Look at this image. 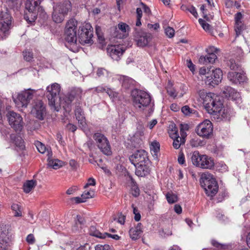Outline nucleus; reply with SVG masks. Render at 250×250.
I'll return each mask as SVG.
<instances>
[{
    "mask_svg": "<svg viewBox=\"0 0 250 250\" xmlns=\"http://www.w3.org/2000/svg\"><path fill=\"white\" fill-rule=\"evenodd\" d=\"M228 65L229 66L231 70H238L239 65L236 63L235 61L233 59H230L228 62Z\"/></svg>",
    "mask_w": 250,
    "mask_h": 250,
    "instance_id": "obj_46",
    "label": "nucleus"
},
{
    "mask_svg": "<svg viewBox=\"0 0 250 250\" xmlns=\"http://www.w3.org/2000/svg\"><path fill=\"white\" fill-rule=\"evenodd\" d=\"M118 79L122 83V86L126 89L129 88L133 82L131 78L125 76L115 75L113 78V79Z\"/></svg>",
    "mask_w": 250,
    "mask_h": 250,
    "instance_id": "obj_23",
    "label": "nucleus"
},
{
    "mask_svg": "<svg viewBox=\"0 0 250 250\" xmlns=\"http://www.w3.org/2000/svg\"><path fill=\"white\" fill-rule=\"evenodd\" d=\"M36 185V182L33 180L26 181L23 186V191L26 193L30 192L34 188Z\"/></svg>",
    "mask_w": 250,
    "mask_h": 250,
    "instance_id": "obj_32",
    "label": "nucleus"
},
{
    "mask_svg": "<svg viewBox=\"0 0 250 250\" xmlns=\"http://www.w3.org/2000/svg\"><path fill=\"white\" fill-rule=\"evenodd\" d=\"M12 18L7 11H2L0 13V31L5 36L9 34L12 27Z\"/></svg>",
    "mask_w": 250,
    "mask_h": 250,
    "instance_id": "obj_11",
    "label": "nucleus"
},
{
    "mask_svg": "<svg viewBox=\"0 0 250 250\" xmlns=\"http://www.w3.org/2000/svg\"><path fill=\"white\" fill-rule=\"evenodd\" d=\"M201 159H202V155H200L198 151H195L192 153L191 160L192 164L196 167H200Z\"/></svg>",
    "mask_w": 250,
    "mask_h": 250,
    "instance_id": "obj_29",
    "label": "nucleus"
},
{
    "mask_svg": "<svg viewBox=\"0 0 250 250\" xmlns=\"http://www.w3.org/2000/svg\"><path fill=\"white\" fill-rule=\"evenodd\" d=\"M168 133L170 137L173 140L172 145L175 149H177L179 148L182 145L185 144V142L180 139L178 134V130L175 127V125L169 131Z\"/></svg>",
    "mask_w": 250,
    "mask_h": 250,
    "instance_id": "obj_18",
    "label": "nucleus"
},
{
    "mask_svg": "<svg viewBox=\"0 0 250 250\" xmlns=\"http://www.w3.org/2000/svg\"><path fill=\"white\" fill-rule=\"evenodd\" d=\"M94 194V191L93 190H85L82 194V197H83L86 201L87 199L93 197Z\"/></svg>",
    "mask_w": 250,
    "mask_h": 250,
    "instance_id": "obj_40",
    "label": "nucleus"
},
{
    "mask_svg": "<svg viewBox=\"0 0 250 250\" xmlns=\"http://www.w3.org/2000/svg\"><path fill=\"white\" fill-rule=\"evenodd\" d=\"M142 232L141 224L138 223L136 226L130 229L129 233L130 237L132 240H136L139 237Z\"/></svg>",
    "mask_w": 250,
    "mask_h": 250,
    "instance_id": "obj_26",
    "label": "nucleus"
},
{
    "mask_svg": "<svg viewBox=\"0 0 250 250\" xmlns=\"http://www.w3.org/2000/svg\"><path fill=\"white\" fill-rule=\"evenodd\" d=\"M61 87L59 84L55 83L46 87V96L48 100L49 105L51 108L56 111H59L62 106L66 112H69L71 110V103L81 99L82 90L79 88H75L65 95L63 98L59 97Z\"/></svg>",
    "mask_w": 250,
    "mask_h": 250,
    "instance_id": "obj_1",
    "label": "nucleus"
},
{
    "mask_svg": "<svg viewBox=\"0 0 250 250\" xmlns=\"http://www.w3.org/2000/svg\"><path fill=\"white\" fill-rule=\"evenodd\" d=\"M217 49L214 46H210L206 49V52L208 54L215 53L217 52Z\"/></svg>",
    "mask_w": 250,
    "mask_h": 250,
    "instance_id": "obj_61",
    "label": "nucleus"
},
{
    "mask_svg": "<svg viewBox=\"0 0 250 250\" xmlns=\"http://www.w3.org/2000/svg\"><path fill=\"white\" fill-rule=\"evenodd\" d=\"M223 73L220 68H216L208 72L205 83L207 85L214 86L218 85L222 81Z\"/></svg>",
    "mask_w": 250,
    "mask_h": 250,
    "instance_id": "obj_12",
    "label": "nucleus"
},
{
    "mask_svg": "<svg viewBox=\"0 0 250 250\" xmlns=\"http://www.w3.org/2000/svg\"><path fill=\"white\" fill-rule=\"evenodd\" d=\"M77 21L71 19L66 23L65 27V39L68 42L72 44H75L77 42Z\"/></svg>",
    "mask_w": 250,
    "mask_h": 250,
    "instance_id": "obj_8",
    "label": "nucleus"
},
{
    "mask_svg": "<svg viewBox=\"0 0 250 250\" xmlns=\"http://www.w3.org/2000/svg\"><path fill=\"white\" fill-rule=\"evenodd\" d=\"M72 200L75 201V203L79 204L85 202V199L83 197H76L72 198Z\"/></svg>",
    "mask_w": 250,
    "mask_h": 250,
    "instance_id": "obj_58",
    "label": "nucleus"
},
{
    "mask_svg": "<svg viewBox=\"0 0 250 250\" xmlns=\"http://www.w3.org/2000/svg\"><path fill=\"white\" fill-rule=\"evenodd\" d=\"M182 113L186 116H190L193 112V110L191 109L188 105H185L181 108Z\"/></svg>",
    "mask_w": 250,
    "mask_h": 250,
    "instance_id": "obj_44",
    "label": "nucleus"
},
{
    "mask_svg": "<svg viewBox=\"0 0 250 250\" xmlns=\"http://www.w3.org/2000/svg\"><path fill=\"white\" fill-rule=\"evenodd\" d=\"M147 164H141L134 166L136 167V175L139 177H144L149 174L150 170Z\"/></svg>",
    "mask_w": 250,
    "mask_h": 250,
    "instance_id": "obj_21",
    "label": "nucleus"
},
{
    "mask_svg": "<svg viewBox=\"0 0 250 250\" xmlns=\"http://www.w3.org/2000/svg\"><path fill=\"white\" fill-rule=\"evenodd\" d=\"M40 0H27L25 3L26 11L24 19L28 22H34L38 14L43 15L44 9L40 6Z\"/></svg>",
    "mask_w": 250,
    "mask_h": 250,
    "instance_id": "obj_4",
    "label": "nucleus"
},
{
    "mask_svg": "<svg viewBox=\"0 0 250 250\" xmlns=\"http://www.w3.org/2000/svg\"><path fill=\"white\" fill-rule=\"evenodd\" d=\"M131 96L134 106L140 111H144L151 104L154 105L149 93L144 90L134 89Z\"/></svg>",
    "mask_w": 250,
    "mask_h": 250,
    "instance_id": "obj_3",
    "label": "nucleus"
},
{
    "mask_svg": "<svg viewBox=\"0 0 250 250\" xmlns=\"http://www.w3.org/2000/svg\"><path fill=\"white\" fill-rule=\"evenodd\" d=\"M76 119L78 121L79 127L84 130L86 127V122L83 109L80 106H77L75 110Z\"/></svg>",
    "mask_w": 250,
    "mask_h": 250,
    "instance_id": "obj_20",
    "label": "nucleus"
},
{
    "mask_svg": "<svg viewBox=\"0 0 250 250\" xmlns=\"http://www.w3.org/2000/svg\"><path fill=\"white\" fill-rule=\"evenodd\" d=\"M199 22L200 23V24L201 25V26L202 27V28L206 31V32H210L211 31V26L210 25L206 22V21L202 19H199Z\"/></svg>",
    "mask_w": 250,
    "mask_h": 250,
    "instance_id": "obj_39",
    "label": "nucleus"
},
{
    "mask_svg": "<svg viewBox=\"0 0 250 250\" xmlns=\"http://www.w3.org/2000/svg\"><path fill=\"white\" fill-rule=\"evenodd\" d=\"M80 30L78 39L80 43H91L93 37V28L91 24L89 23H84L80 27Z\"/></svg>",
    "mask_w": 250,
    "mask_h": 250,
    "instance_id": "obj_10",
    "label": "nucleus"
},
{
    "mask_svg": "<svg viewBox=\"0 0 250 250\" xmlns=\"http://www.w3.org/2000/svg\"><path fill=\"white\" fill-rule=\"evenodd\" d=\"M9 125L16 131H21L23 127L22 118L16 112L10 111L7 115Z\"/></svg>",
    "mask_w": 250,
    "mask_h": 250,
    "instance_id": "obj_14",
    "label": "nucleus"
},
{
    "mask_svg": "<svg viewBox=\"0 0 250 250\" xmlns=\"http://www.w3.org/2000/svg\"><path fill=\"white\" fill-rule=\"evenodd\" d=\"M119 29L123 32H126L129 29V26L126 24L121 22L118 24Z\"/></svg>",
    "mask_w": 250,
    "mask_h": 250,
    "instance_id": "obj_51",
    "label": "nucleus"
},
{
    "mask_svg": "<svg viewBox=\"0 0 250 250\" xmlns=\"http://www.w3.org/2000/svg\"><path fill=\"white\" fill-rule=\"evenodd\" d=\"M217 59L215 53L208 54L206 56H201L199 59V62L201 64H206L208 63H213Z\"/></svg>",
    "mask_w": 250,
    "mask_h": 250,
    "instance_id": "obj_24",
    "label": "nucleus"
},
{
    "mask_svg": "<svg viewBox=\"0 0 250 250\" xmlns=\"http://www.w3.org/2000/svg\"><path fill=\"white\" fill-rule=\"evenodd\" d=\"M224 92L226 94V96L228 95L229 97L234 101H238V102L241 100L240 93L231 87L227 86Z\"/></svg>",
    "mask_w": 250,
    "mask_h": 250,
    "instance_id": "obj_25",
    "label": "nucleus"
},
{
    "mask_svg": "<svg viewBox=\"0 0 250 250\" xmlns=\"http://www.w3.org/2000/svg\"><path fill=\"white\" fill-rule=\"evenodd\" d=\"M132 195L135 197H137L140 194L139 188L134 185L132 187Z\"/></svg>",
    "mask_w": 250,
    "mask_h": 250,
    "instance_id": "obj_55",
    "label": "nucleus"
},
{
    "mask_svg": "<svg viewBox=\"0 0 250 250\" xmlns=\"http://www.w3.org/2000/svg\"><path fill=\"white\" fill-rule=\"evenodd\" d=\"M48 158V159H49ZM63 162L58 159L48 160V166L53 169H57L62 166Z\"/></svg>",
    "mask_w": 250,
    "mask_h": 250,
    "instance_id": "obj_33",
    "label": "nucleus"
},
{
    "mask_svg": "<svg viewBox=\"0 0 250 250\" xmlns=\"http://www.w3.org/2000/svg\"><path fill=\"white\" fill-rule=\"evenodd\" d=\"M188 11L190 12L195 18L198 17V13L195 7L192 5L188 6Z\"/></svg>",
    "mask_w": 250,
    "mask_h": 250,
    "instance_id": "obj_49",
    "label": "nucleus"
},
{
    "mask_svg": "<svg viewBox=\"0 0 250 250\" xmlns=\"http://www.w3.org/2000/svg\"><path fill=\"white\" fill-rule=\"evenodd\" d=\"M66 128L68 130L71 131L72 132H74L77 129V126L75 125L71 124H67L66 125Z\"/></svg>",
    "mask_w": 250,
    "mask_h": 250,
    "instance_id": "obj_62",
    "label": "nucleus"
},
{
    "mask_svg": "<svg viewBox=\"0 0 250 250\" xmlns=\"http://www.w3.org/2000/svg\"><path fill=\"white\" fill-rule=\"evenodd\" d=\"M152 154L156 155L160 150V144L158 142H153L150 146Z\"/></svg>",
    "mask_w": 250,
    "mask_h": 250,
    "instance_id": "obj_37",
    "label": "nucleus"
},
{
    "mask_svg": "<svg viewBox=\"0 0 250 250\" xmlns=\"http://www.w3.org/2000/svg\"><path fill=\"white\" fill-rule=\"evenodd\" d=\"M228 78L229 81L235 84L244 83L246 80V77L244 74L236 72H229Z\"/></svg>",
    "mask_w": 250,
    "mask_h": 250,
    "instance_id": "obj_19",
    "label": "nucleus"
},
{
    "mask_svg": "<svg viewBox=\"0 0 250 250\" xmlns=\"http://www.w3.org/2000/svg\"><path fill=\"white\" fill-rule=\"evenodd\" d=\"M200 183L208 196H213L218 191V186L213 175L208 172L202 175Z\"/></svg>",
    "mask_w": 250,
    "mask_h": 250,
    "instance_id": "obj_7",
    "label": "nucleus"
},
{
    "mask_svg": "<svg viewBox=\"0 0 250 250\" xmlns=\"http://www.w3.org/2000/svg\"><path fill=\"white\" fill-rule=\"evenodd\" d=\"M174 209L175 212L177 214H181L182 211V209L179 205L176 204L174 206Z\"/></svg>",
    "mask_w": 250,
    "mask_h": 250,
    "instance_id": "obj_63",
    "label": "nucleus"
},
{
    "mask_svg": "<svg viewBox=\"0 0 250 250\" xmlns=\"http://www.w3.org/2000/svg\"><path fill=\"white\" fill-rule=\"evenodd\" d=\"M166 198L168 203L173 204L177 201V196L173 193L168 192L166 194Z\"/></svg>",
    "mask_w": 250,
    "mask_h": 250,
    "instance_id": "obj_38",
    "label": "nucleus"
},
{
    "mask_svg": "<svg viewBox=\"0 0 250 250\" xmlns=\"http://www.w3.org/2000/svg\"><path fill=\"white\" fill-rule=\"evenodd\" d=\"M159 233L162 237H166L172 235V231L169 229H165L160 230Z\"/></svg>",
    "mask_w": 250,
    "mask_h": 250,
    "instance_id": "obj_47",
    "label": "nucleus"
},
{
    "mask_svg": "<svg viewBox=\"0 0 250 250\" xmlns=\"http://www.w3.org/2000/svg\"><path fill=\"white\" fill-rule=\"evenodd\" d=\"M197 134L202 137L208 138L212 134L213 125L211 122L206 120L200 123L196 128Z\"/></svg>",
    "mask_w": 250,
    "mask_h": 250,
    "instance_id": "obj_13",
    "label": "nucleus"
},
{
    "mask_svg": "<svg viewBox=\"0 0 250 250\" xmlns=\"http://www.w3.org/2000/svg\"><path fill=\"white\" fill-rule=\"evenodd\" d=\"M93 139L96 146L103 154L106 155L111 154L109 142L104 134L99 132L95 133L93 135Z\"/></svg>",
    "mask_w": 250,
    "mask_h": 250,
    "instance_id": "obj_9",
    "label": "nucleus"
},
{
    "mask_svg": "<svg viewBox=\"0 0 250 250\" xmlns=\"http://www.w3.org/2000/svg\"><path fill=\"white\" fill-rule=\"evenodd\" d=\"M71 10L72 4L68 0L56 3L53 6V21L56 23H61Z\"/></svg>",
    "mask_w": 250,
    "mask_h": 250,
    "instance_id": "obj_5",
    "label": "nucleus"
},
{
    "mask_svg": "<svg viewBox=\"0 0 250 250\" xmlns=\"http://www.w3.org/2000/svg\"><path fill=\"white\" fill-rule=\"evenodd\" d=\"M151 39V35L146 33H144L140 36L137 41V43L139 46H145L147 45Z\"/></svg>",
    "mask_w": 250,
    "mask_h": 250,
    "instance_id": "obj_27",
    "label": "nucleus"
},
{
    "mask_svg": "<svg viewBox=\"0 0 250 250\" xmlns=\"http://www.w3.org/2000/svg\"><path fill=\"white\" fill-rule=\"evenodd\" d=\"M140 5L142 7V9L144 10V12L147 15H149L151 13V11L149 8L147 6L146 4L141 2L140 3Z\"/></svg>",
    "mask_w": 250,
    "mask_h": 250,
    "instance_id": "obj_56",
    "label": "nucleus"
},
{
    "mask_svg": "<svg viewBox=\"0 0 250 250\" xmlns=\"http://www.w3.org/2000/svg\"><path fill=\"white\" fill-rule=\"evenodd\" d=\"M11 209L15 217H21L22 216L21 207L19 204H13L11 206Z\"/></svg>",
    "mask_w": 250,
    "mask_h": 250,
    "instance_id": "obj_36",
    "label": "nucleus"
},
{
    "mask_svg": "<svg viewBox=\"0 0 250 250\" xmlns=\"http://www.w3.org/2000/svg\"><path fill=\"white\" fill-rule=\"evenodd\" d=\"M89 234L90 235L102 239L105 238L106 235H107L106 233H102L100 232L94 226L90 227L89 229Z\"/></svg>",
    "mask_w": 250,
    "mask_h": 250,
    "instance_id": "obj_31",
    "label": "nucleus"
},
{
    "mask_svg": "<svg viewBox=\"0 0 250 250\" xmlns=\"http://www.w3.org/2000/svg\"><path fill=\"white\" fill-rule=\"evenodd\" d=\"M96 184V181L93 178H89L88 180L87 183L85 184V185L84 186V188L85 189L87 188L89 186H95Z\"/></svg>",
    "mask_w": 250,
    "mask_h": 250,
    "instance_id": "obj_54",
    "label": "nucleus"
},
{
    "mask_svg": "<svg viewBox=\"0 0 250 250\" xmlns=\"http://www.w3.org/2000/svg\"><path fill=\"white\" fill-rule=\"evenodd\" d=\"M167 92L168 95L172 97L175 98L177 95L175 89L171 87H167Z\"/></svg>",
    "mask_w": 250,
    "mask_h": 250,
    "instance_id": "obj_53",
    "label": "nucleus"
},
{
    "mask_svg": "<svg viewBox=\"0 0 250 250\" xmlns=\"http://www.w3.org/2000/svg\"><path fill=\"white\" fill-rule=\"evenodd\" d=\"M198 94L207 111L214 118L219 121L229 119V110L223 106L220 97L213 93H207L204 89L199 90Z\"/></svg>",
    "mask_w": 250,
    "mask_h": 250,
    "instance_id": "obj_2",
    "label": "nucleus"
},
{
    "mask_svg": "<svg viewBox=\"0 0 250 250\" xmlns=\"http://www.w3.org/2000/svg\"><path fill=\"white\" fill-rule=\"evenodd\" d=\"M37 91V90L28 88L21 91L16 96L13 95V99L17 107H26Z\"/></svg>",
    "mask_w": 250,
    "mask_h": 250,
    "instance_id": "obj_6",
    "label": "nucleus"
},
{
    "mask_svg": "<svg viewBox=\"0 0 250 250\" xmlns=\"http://www.w3.org/2000/svg\"><path fill=\"white\" fill-rule=\"evenodd\" d=\"M10 138L13 143H14L17 146L21 149L24 147V142L21 137L15 134H11L10 135Z\"/></svg>",
    "mask_w": 250,
    "mask_h": 250,
    "instance_id": "obj_30",
    "label": "nucleus"
},
{
    "mask_svg": "<svg viewBox=\"0 0 250 250\" xmlns=\"http://www.w3.org/2000/svg\"><path fill=\"white\" fill-rule=\"evenodd\" d=\"M187 65L191 72H193L195 71V65L193 64L191 60H187Z\"/></svg>",
    "mask_w": 250,
    "mask_h": 250,
    "instance_id": "obj_57",
    "label": "nucleus"
},
{
    "mask_svg": "<svg viewBox=\"0 0 250 250\" xmlns=\"http://www.w3.org/2000/svg\"><path fill=\"white\" fill-rule=\"evenodd\" d=\"M125 51V48L121 45H111L107 48V52L110 57L114 60L118 61L120 59Z\"/></svg>",
    "mask_w": 250,
    "mask_h": 250,
    "instance_id": "obj_16",
    "label": "nucleus"
},
{
    "mask_svg": "<svg viewBox=\"0 0 250 250\" xmlns=\"http://www.w3.org/2000/svg\"><path fill=\"white\" fill-rule=\"evenodd\" d=\"M201 161L200 168L211 169L214 166L215 163L213 159L206 155H202Z\"/></svg>",
    "mask_w": 250,
    "mask_h": 250,
    "instance_id": "obj_22",
    "label": "nucleus"
},
{
    "mask_svg": "<svg viewBox=\"0 0 250 250\" xmlns=\"http://www.w3.org/2000/svg\"><path fill=\"white\" fill-rule=\"evenodd\" d=\"M190 145L193 147H197L203 145V142L197 138H194L190 140Z\"/></svg>",
    "mask_w": 250,
    "mask_h": 250,
    "instance_id": "obj_42",
    "label": "nucleus"
},
{
    "mask_svg": "<svg viewBox=\"0 0 250 250\" xmlns=\"http://www.w3.org/2000/svg\"><path fill=\"white\" fill-rule=\"evenodd\" d=\"M165 33L166 35L169 38H172L175 34V31L172 27L168 26L165 28Z\"/></svg>",
    "mask_w": 250,
    "mask_h": 250,
    "instance_id": "obj_45",
    "label": "nucleus"
},
{
    "mask_svg": "<svg viewBox=\"0 0 250 250\" xmlns=\"http://www.w3.org/2000/svg\"><path fill=\"white\" fill-rule=\"evenodd\" d=\"M157 123V121L156 119H153L148 123L147 126L151 129L153 128Z\"/></svg>",
    "mask_w": 250,
    "mask_h": 250,
    "instance_id": "obj_64",
    "label": "nucleus"
},
{
    "mask_svg": "<svg viewBox=\"0 0 250 250\" xmlns=\"http://www.w3.org/2000/svg\"><path fill=\"white\" fill-rule=\"evenodd\" d=\"M234 29L237 36L241 34L242 31L244 29V25L242 22L235 23Z\"/></svg>",
    "mask_w": 250,
    "mask_h": 250,
    "instance_id": "obj_41",
    "label": "nucleus"
},
{
    "mask_svg": "<svg viewBox=\"0 0 250 250\" xmlns=\"http://www.w3.org/2000/svg\"><path fill=\"white\" fill-rule=\"evenodd\" d=\"M23 55L24 56V59L28 62L31 61L33 59V54L31 52L29 51H25L23 52Z\"/></svg>",
    "mask_w": 250,
    "mask_h": 250,
    "instance_id": "obj_48",
    "label": "nucleus"
},
{
    "mask_svg": "<svg viewBox=\"0 0 250 250\" xmlns=\"http://www.w3.org/2000/svg\"><path fill=\"white\" fill-rule=\"evenodd\" d=\"M32 113L35 116L40 120L43 119V117L46 114L45 106L42 101H39L34 105Z\"/></svg>",
    "mask_w": 250,
    "mask_h": 250,
    "instance_id": "obj_17",
    "label": "nucleus"
},
{
    "mask_svg": "<svg viewBox=\"0 0 250 250\" xmlns=\"http://www.w3.org/2000/svg\"><path fill=\"white\" fill-rule=\"evenodd\" d=\"M212 245L216 247L218 250H225L227 249V246L225 245H223L217 242L216 240H212L211 241Z\"/></svg>",
    "mask_w": 250,
    "mask_h": 250,
    "instance_id": "obj_43",
    "label": "nucleus"
},
{
    "mask_svg": "<svg viewBox=\"0 0 250 250\" xmlns=\"http://www.w3.org/2000/svg\"><path fill=\"white\" fill-rule=\"evenodd\" d=\"M97 75L101 78H104L108 80L111 76V74L107 70L104 68H99L97 71Z\"/></svg>",
    "mask_w": 250,
    "mask_h": 250,
    "instance_id": "obj_34",
    "label": "nucleus"
},
{
    "mask_svg": "<svg viewBox=\"0 0 250 250\" xmlns=\"http://www.w3.org/2000/svg\"><path fill=\"white\" fill-rule=\"evenodd\" d=\"M95 250H111V249L108 245H98L95 247Z\"/></svg>",
    "mask_w": 250,
    "mask_h": 250,
    "instance_id": "obj_52",
    "label": "nucleus"
},
{
    "mask_svg": "<svg viewBox=\"0 0 250 250\" xmlns=\"http://www.w3.org/2000/svg\"><path fill=\"white\" fill-rule=\"evenodd\" d=\"M27 242L30 244H32L35 242V238L32 234H29L26 237Z\"/></svg>",
    "mask_w": 250,
    "mask_h": 250,
    "instance_id": "obj_59",
    "label": "nucleus"
},
{
    "mask_svg": "<svg viewBox=\"0 0 250 250\" xmlns=\"http://www.w3.org/2000/svg\"><path fill=\"white\" fill-rule=\"evenodd\" d=\"M96 34L99 42H100V43H102L104 40L102 32H98V28H97Z\"/></svg>",
    "mask_w": 250,
    "mask_h": 250,
    "instance_id": "obj_60",
    "label": "nucleus"
},
{
    "mask_svg": "<svg viewBox=\"0 0 250 250\" xmlns=\"http://www.w3.org/2000/svg\"><path fill=\"white\" fill-rule=\"evenodd\" d=\"M9 246V238L2 231H0V250H7Z\"/></svg>",
    "mask_w": 250,
    "mask_h": 250,
    "instance_id": "obj_28",
    "label": "nucleus"
},
{
    "mask_svg": "<svg viewBox=\"0 0 250 250\" xmlns=\"http://www.w3.org/2000/svg\"><path fill=\"white\" fill-rule=\"evenodd\" d=\"M243 15L241 12H238L235 15V23L242 22Z\"/></svg>",
    "mask_w": 250,
    "mask_h": 250,
    "instance_id": "obj_50",
    "label": "nucleus"
},
{
    "mask_svg": "<svg viewBox=\"0 0 250 250\" xmlns=\"http://www.w3.org/2000/svg\"><path fill=\"white\" fill-rule=\"evenodd\" d=\"M129 160L134 166L148 163L147 153L144 150L136 151L129 157Z\"/></svg>",
    "mask_w": 250,
    "mask_h": 250,
    "instance_id": "obj_15",
    "label": "nucleus"
},
{
    "mask_svg": "<svg viewBox=\"0 0 250 250\" xmlns=\"http://www.w3.org/2000/svg\"><path fill=\"white\" fill-rule=\"evenodd\" d=\"M36 147L38 151L41 153H45L46 152L48 156V158L50 157V155H51V152L48 149H46V147L44 145L40 142H38L36 143Z\"/></svg>",
    "mask_w": 250,
    "mask_h": 250,
    "instance_id": "obj_35",
    "label": "nucleus"
}]
</instances>
